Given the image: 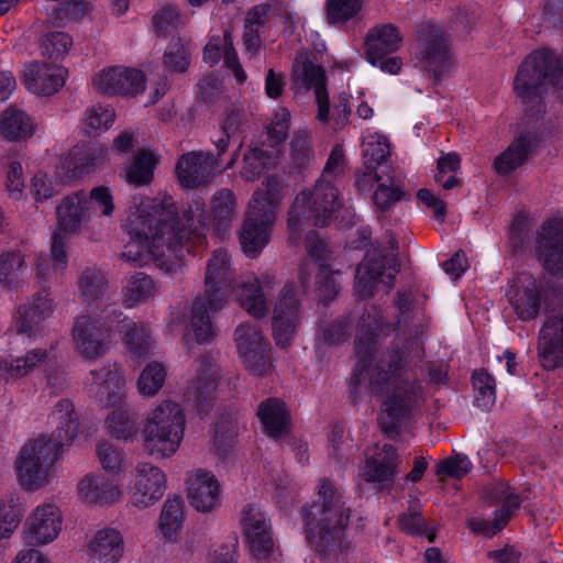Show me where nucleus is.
Here are the masks:
<instances>
[{
    "mask_svg": "<svg viewBox=\"0 0 563 563\" xmlns=\"http://www.w3.org/2000/svg\"><path fill=\"white\" fill-rule=\"evenodd\" d=\"M209 217L200 198L194 199L179 218L169 196H135L126 209L122 229L129 235L121 257L136 266L151 262L165 272L179 269L190 249L205 242Z\"/></svg>",
    "mask_w": 563,
    "mask_h": 563,
    "instance_id": "obj_1",
    "label": "nucleus"
},
{
    "mask_svg": "<svg viewBox=\"0 0 563 563\" xmlns=\"http://www.w3.org/2000/svg\"><path fill=\"white\" fill-rule=\"evenodd\" d=\"M382 332V312L373 307L357 324L355 353L358 361L351 376V387L357 391L367 383L369 391L382 397L378 423L385 433L393 435L421 402L422 387L410 378L399 351L384 354L373 364L376 339Z\"/></svg>",
    "mask_w": 563,
    "mask_h": 563,
    "instance_id": "obj_2",
    "label": "nucleus"
},
{
    "mask_svg": "<svg viewBox=\"0 0 563 563\" xmlns=\"http://www.w3.org/2000/svg\"><path fill=\"white\" fill-rule=\"evenodd\" d=\"M234 272L227 251L218 250L208 260L205 273V290L192 301L189 322L186 329L187 343H209L216 335L212 314L225 306L228 294L232 292L241 307L251 316L260 318L267 311L266 297L274 288L275 279L271 274L260 277L246 276L240 284L233 286Z\"/></svg>",
    "mask_w": 563,
    "mask_h": 563,
    "instance_id": "obj_3",
    "label": "nucleus"
},
{
    "mask_svg": "<svg viewBox=\"0 0 563 563\" xmlns=\"http://www.w3.org/2000/svg\"><path fill=\"white\" fill-rule=\"evenodd\" d=\"M49 419L55 426L53 433L29 439L14 462L18 483L27 492L40 490L52 482L64 448L69 446L79 433V416L69 399L58 400Z\"/></svg>",
    "mask_w": 563,
    "mask_h": 563,
    "instance_id": "obj_4",
    "label": "nucleus"
},
{
    "mask_svg": "<svg viewBox=\"0 0 563 563\" xmlns=\"http://www.w3.org/2000/svg\"><path fill=\"white\" fill-rule=\"evenodd\" d=\"M317 500L302 508L306 537L312 549L324 558L349 548L343 541L351 508L345 505L342 492L325 478L320 479Z\"/></svg>",
    "mask_w": 563,
    "mask_h": 563,
    "instance_id": "obj_5",
    "label": "nucleus"
},
{
    "mask_svg": "<svg viewBox=\"0 0 563 563\" xmlns=\"http://www.w3.org/2000/svg\"><path fill=\"white\" fill-rule=\"evenodd\" d=\"M285 196L286 188L274 177L267 178L253 194L239 234L246 256L256 257L269 242L271 231Z\"/></svg>",
    "mask_w": 563,
    "mask_h": 563,
    "instance_id": "obj_6",
    "label": "nucleus"
},
{
    "mask_svg": "<svg viewBox=\"0 0 563 563\" xmlns=\"http://www.w3.org/2000/svg\"><path fill=\"white\" fill-rule=\"evenodd\" d=\"M185 429L184 408L169 399L161 401L145 416L142 430L144 452L155 460L170 459L181 445Z\"/></svg>",
    "mask_w": 563,
    "mask_h": 563,
    "instance_id": "obj_7",
    "label": "nucleus"
},
{
    "mask_svg": "<svg viewBox=\"0 0 563 563\" xmlns=\"http://www.w3.org/2000/svg\"><path fill=\"white\" fill-rule=\"evenodd\" d=\"M339 189L332 181L318 179L312 190L300 191L288 212L289 242L297 245L306 227H324L341 208Z\"/></svg>",
    "mask_w": 563,
    "mask_h": 563,
    "instance_id": "obj_8",
    "label": "nucleus"
},
{
    "mask_svg": "<svg viewBox=\"0 0 563 563\" xmlns=\"http://www.w3.org/2000/svg\"><path fill=\"white\" fill-rule=\"evenodd\" d=\"M549 85L563 89V66L549 49H536L518 67L514 78L515 96L523 106L533 109Z\"/></svg>",
    "mask_w": 563,
    "mask_h": 563,
    "instance_id": "obj_9",
    "label": "nucleus"
},
{
    "mask_svg": "<svg viewBox=\"0 0 563 563\" xmlns=\"http://www.w3.org/2000/svg\"><path fill=\"white\" fill-rule=\"evenodd\" d=\"M114 311L103 310L98 316L76 318L71 339L75 351L87 361H97L108 353L114 341Z\"/></svg>",
    "mask_w": 563,
    "mask_h": 563,
    "instance_id": "obj_10",
    "label": "nucleus"
},
{
    "mask_svg": "<svg viewBox=\"0 0 563 563\" xmlns=\"http://www.w3.org/2000/svg\"><path fill=\"white\" fill-rule=\"evenodd\" d=\"M484 498L490 504H501L496 509L492 520L473 518L468 520V528L478 534L493 537L503 530L516 510L520 507L521 499L514 489L503 481H494L485 486Z\"/></svg>",
    "mask_w": 563,
    "mask_h": 563,
    "instance_id": "obj_11",
    "label": "nucleus"
},
{
    "mask_svg": "<svg viewBox=\"0 0 563 563\" xmlns=\"http://www.w3.org/2000/svg\"><path fill=\"white\" fill-rule=\"evenodd\" d=\"M306 249L308 258L300 267L301 286L306 287L308 277L314 273L317 276L319 297L327 302L335 297L339 291L336 282L338 272L330 269L329 252L325 244L318 238L316 232H309L306 236Z\"/></svg>",
    "mask_w": 563,
    "mask_h": 563,
    "instance_id": "obj_12",
    "label": "nucleus"
},
{
    "mask_svg": "<svg viewBox=\"0 0 563 563\" xmlns=\"http://www.w3.org/2000/svg\"><path fill=\"white\" fill-rule=\"evenodd\" d=\"M167 476L165 472L150 463H139L128 485L129 504L137 509L154 506L165 494Z\"/></svg>",
    "mask_w": 563,
    "mask_h": 563,
    "instance_id": "obj_13",
    "label": "nucleus"
},
{
    "mask_svg": "<svg viewBox=\"0 0 563 563\" xmlns=\"http://www.w3.org/2000/svg\"><path fill=\"white\" fill-rule=\"evenodd\" d=\"M300 289L294 283H286L276 299L272 329L277 345L290 344L302 320Z\"/></svg>",
    "mask_w": 563,
    "mask_h": 563,
    "instance_id": "obj_14",
    "label": "nucleus"
},
{
    "mask_svg": "<svg viewBox=\"0 0 563 563\" xmlns=\"http://www.w3.org/2000/svg\"><path fill=\"white\" fill-rule=\"evenodd\" d=\"M89 85L100 96H136L145 89V76L136 68L106 66L91 75Z\"/></svg>",
    "mask_w": 563,
    "mask_h": 563,
    "instance_id": "obj_15",
    "label": "nucleus"
},
{
    "mask_svg": "<svg viewBox=\"0 0 563 563\" xmlns=\"http://www.w3.org/2000/svg\"><path fill=\"white\" fill-rule=\"evenodd\" d=\"M398 271L399 262L395 254L383 256L376 251L368 252L356 269L355 290L357 295L362 298L373 296L379 283L390 290Z\"/></svg>",
    "mask_w": 563,
    "mask_h": 563,
    "instance_id": "obj_16",
    "label": "nucleus"
},
{
    "mask_svg": "<svg viewBox=\"0 0 563 563\" xmlns=\"http://www.w3.org/2000/svg\"><path fill=\"white\" fill-rule=\"evenodd\" d=\"M235 344L247 369L262 376L271 373V347L255 324H241L235 330Z\"/></svg>",
    "mask_w": 563,
    "mask_h": 563,
    "instance_id": "obj_17",
    "label": "nucleus"
},
{
    "mask_svg": "<svg viewBox=\"0 0 563 563\" xmlns=\"http://www.w3.org/2000/svg\"><path fill=\"white\" fill-rule=\"evenodd\" d=\"M76 496L87 507L110 508L123 500V489L115 479L98 472H89L78 479Z\"/></svg>",
    "mask_w": 563,
    "mask_h": 563,
    "instance_id": "obj_18",
    "label": "nucleus"
},
{
    "mask_svg": "<svg viewBox=\"0 0 563 563\" xmlns=\"http://www.w3.org/2000/svg\"><path fill=\"white\" fill-rule=\"evenodd\" d=\"M537 353L545 371L563 367V309L545 316L538 332Z\"/></svg>",
    "mask_w": 563,
    "mask_h": 563,
    "instance_id": "obj_19",
    "label": "nucleus"
},
{
    "mask_svg": "<svg viewBox=\"0 0 563 563\" xmlns=\"http://www.w3.org/2000/svg\"><path fill=\"white\" fill-rule=\"evenodd\" d=\"M537 256L550 274L563 277V213L542 223L537 235Z\"/></svg>",
    "mask_w": 563,
    "mask_h": 563,
    "instance_id": "obj_20",
    "label": "nucleus"
},
{
    "mask_svg": "<svg viewBox=\"0 0 563 563\" xmlns=\"http://www.w3.org/2000/svg\"><path fill=\"white\" fill-rule=\"evenodd\" d=\"M419 58L435 79H440L452 67L449 41L444 32L434 25H424L419 31Z\"/></svg>",
    "mask_w": 563,
    "mask_h": 563,
    "instance_id": "obj_21",
    "label": "nucleus"
},
{
    "mask_svg": "<svg viewBox=\"0 0 563 563\" xmlns=\"http://www.w3.org/2000/svg\"><path fill=\"white\" fill-rule=\"evenodd\" d=\"M508 301L521 321L536 319L543 302L542 284L529 273L518 274L509 285Z\"/></svg>",
    "mask_w": 563,
    "mask_h": 563,
    "instance_id": "obj_22",
    "label": "nucleus"
},
{
    "mask_svg": "<svg viewBox=\"0 0 563 563\" xmlns=\"http://www.w3.org/2000/svg\"><path fill=\"white\" fill-rule=\"evenodd\" d=\"M292 85L299 89H314L318 121L329 120V98L325 90L324 70L316 65L307 53H299L291 67Z\"/></svg>",
    "mask_w": 563,
    "mask_h": 563,
    "instance_id": "obj_23",
    "label": "nucleus"
},
{
    "mask_svg": "<svg viewBox=\"0 0 563 563\" xmlns=\"http://www.w3.org/2000/svg\"><path fill=\"white\" fill-rule=\"evenodd\" d=\"M87 388L102 405L115 406L126 399V379L117 362L90 371Z\"/></svg>",
    "mask_w": 563,
    "mask_h": 563,
    "instance_id": "obj_24",
    "label": "nucleus"
},
{
    "mask_svg": "<svg viewBox=\"0 0 563 563\" xmlns=\"http://www.w3.org/2000/svg\"><path fill=\"white\" fill-rule=\"evenodd\" d=\"M63 525L59 508L52 503L36 506L26 518L24 525V539L32 545H43L54 541Z\"/></svg>",
    "mask_w": 563,
    "mask_h": 563,
    "instance_id": "obj_25",
    "label": "nucleus"
},
{
    "mask_svg": "<svg viewBox=\"0 0 563 563\" xmlns=\"http://www.w3.org/2000/svg\"><path fill=\"white\" fill-rule=\"evenodd\" d=\"M21 74L22 82L30 92L52 96L64 87L68 70L60 65L30 62L23 66Z\"/></svg>",
    "mask_w": 563,
    "mask_h": 563,
    "instance_id": "obj_26",
    "label": "nucleus"
},
{
    "mask_svg": "<svg viewBox=\"0 0 563 563\" xmlns=\"http://www.w3.org/2000/svg\"><path fill=\"white\" fill-rule=\"evenodd\" d=\"M217 159L213 154L203 151H191L183 154L175 167L179 184L185 188H197L208 185L216 170Z\"/></svg>",
    "mask_w": 563,
    "mask_h": 563,
    "instance_id": "obj_27",
    "label": "nucleus"
},
{
    "mask_svg": "<svg viewBox=\"0 0 563 563\" xmlns=\"http://www.w3.org/2000/svg\"><path fill=\"white\" fill-rule=\"evenodd\" d=\"M187 498L190 506L199 512H210L221 501V485L216 475L198 468L187 476Z\"/></svg>",
    "mask_w": 563,
    "mask_h": 563,
    "instance_id": "obj_28",
    "label": "nucleus"
},
{
    "mask_svg": "<svg viewBox=\"0 0 563 563\" xmlns=\"http://www.w3.org/2000/svg\"><path fill=\"white\" fill-rule=\"evenodd\" d=\"M217 386V367L209 356H202L196 361L194 374L185 391V398L198 410L203 411L213 399Z\"/></svg>",
    "mask_w": 563,
    "mask_h": 563,
    "instance_id": "obj_29",
    "label": "nucleus"
},
{
    "mask_svg": "<svg viewBox=\"0 0 563 563\" xmlns=\"http://www.w3.org/2000/svg\"><path fill=\"white\" fill-rule=\"evenodd\" d=\"M86 550L89 563H118L124 555V538L119 529L102 527L88 537Z\"/></svg>",
    "mask_w": 563,
    "mask_h": 563,
    "instance_id": "obj_30",
    "label": "nucleus"
},
{
    "mask_svg": "<svg viewBox=\"0 0 563 563\" xmlns=\"http://www.w3.org/2000/svg\"><path fill=\"white\" fill-rule=\"evenodd\" d=\"M242 527L250 550L257 560L266 558L273 550L271 525L265 514L255 505L243 509Z\"/></svg>",
    "mask_w": 563,
    "mask_h": 563,
    "instance_id": "obj_31",
    "label": "nucleus"
},
{
    "mask_svg": "<svg viewBox=\"0 0 563 563\" xmlns=\"http://www.w3.org/2000/svg\"><path fill=\"white\" fill-rule=\"evenodd\" d=\"M114 334L118 332L126 351L133 358L148 356L154 349V341L150 328L144 322L134 321L123 312L114 311Z\"/></svg>",
    "mask_w": 563,
    "mask_h": 563,
    "instance_id": "obj_32",
    "label": "nucleus"
},
{
    "mask_svg": "<svg viewBox=\"0 0 563 563\" xmlns=\"http://www.w3.org/2000/svg\"><path fill=\"white\" fill-rule=\"evenodd\" d=\"M399 456L390 444L377 448L364 465L363 477L382 490L389 487L398 472Z\"/></svg>",
    "mask_w": 563,
    "mask_h": 563,
    "instance_id": "obj_33",
    "label": "nucleus"
},
{
    "mask_svg": "<svg viewBox=\"0 0 563 563\" xmlns=\"http://www.w3.org/2000/svg\"><path fill=\"white\" fill-rule=\"evenodd\" d=\"M54 308L48 290L38 291L27 303L19 307L15 317L16 331L30 338L35 336L42 329V322L52 316Z\"/></svg>",
    "mask_w": 563,
    "mask_h": 563,
    "instance_id": "obj_34",
    "label": "nucleus"
},
{
    "mask_svg": "<svg viewBox=\"0 0 563 563\" xmlns=\"http://www.w3.org/2000/svg\"><path fill=\"white\" fill-rule=\"evenodd\" d=\"M85 198V191L66 196L56 208L57 228L55 230L77 234L87 227L91 217Z\"/></svg>",
    "mask_w": 563,
    "mask_h": 563,
    "instance_id": "obj_35",
    "label": "nucleus"
},
{
    "mask_svg": "<svg viewBox=\"0 0 563 563\" xmlns=\"http://www.w3.org/2000/svg\"><path fill=\"white\" fill-rule=\"evenodd\" d=\"M540 142L534 132H526L518 135L508 147L496 156L493 163L494 170L506 176L527 163Z\"/></svg>",
    "mask_w": 563,
    "mask_h": 563,
    "instance_id": "obj_36",
    "label": "nucleus"
},
{
    "mask_svg": "<svg viewBox=\"0 0 563 563\" xmlns=\"http://www.w3.org/2000/svg\"><path fill=\"white\" fill-rule=\"evenodd\" d=\"M402 40L399 29L391 23L373 26L368 30L364 42L367 60L372 65H377L382 58L399 51Z\"/></svg>",
    "mask_w": 563,
    "mask_h": 563,
    "instance_id": "obj_37",
    "label": "nucleus"
},
{
    "mask_svg": "<svg viewBox=\"0 0 563 563\" xmlns=\"http://www.w3.org/2000/svg\"><path fill=\"white\" fill-rule=\"evenodd\" d=\"M221 58L236 81L240 85L244 84L247 76L239 62L229 31H224L222 35L211 36L203 49V60L210 66L217 65Z\"/></svg>",
    "mask_w": 563,
    "mask_h": 563,
    "instance_id": "obj_38",
    "label": "nucleus"
},
{
    "mask_svg": "<svg viewBox=\"0 0 563 563\" xmlns=\"http://www.w3.org/2000/svg\"><path fill=\"white\" fill-rule=\"evenodd\" d=\"M186 520L181 497L168 496L161 507L156 521V533L166 543H177Z\"/></svg>",
    "mask_w": 563,
    "mask_h": 563,
    "instance_id": "obj_39",
    "label": "nucleus"
},
{
    "mask_svg": "<svg viewBox=\"0 0 563 563\" xmlns=\"http://www.w3.org/2000/svg\"><path fill=\"white\" fill-rule=\"evenodd\" d=\"M36 131L35 120L24 110L9 107L0 114V137L19 143L31 139Z\"/></svg>",
    "mask_w": 563,
    "mask_h": 563,
    "instance_id": "obj_40",
    "label": "nucleus"
},
{
    "mask_svg": "<svg viewBox=\"0 0 563 563\" xmlns=\"http://www.w3.org/2000/svg\"><path fill=\"white\" fill-rule=\"evenodd\" d=\"M108 156V151L102 146H75L64 157L62 165L69 178L89 174L101 165Z\"/></svg>",
    "mask_w": 563,
    "mask_h": 563,
    "instance_id": "obj_41",
    "label": "nucleus"
},
{
    "mask_svg": "<svg viewBox=\"0 0 563 563\" xmlns=\"http://www.w3.org/2000/svg\"><path fill=\"white\" fill-rule=\"evenodd\" d=\"M257 416L265 433L271 438L279 439L288 432L290 416L282 400L268 398L262 401L257 409Z\"/></svg>",
    "mask_w": 563,
    "mask_h": 563,
    "instance_id": "obj_42",
    "label": "nucleus"
},
{
    "mask_svg": "<svg viewBox=\"0 0 563 563\" xmlns=\"http://www.w3.org/2000/svg\"><path fill=\"white\" fill-rule=\"evenodd\" d=\"M111 407L113 409L104 422L107 431L118 440L134 441L139 434L137 413L129 407L125 400Z\"/></svg>",
    "mask_w": 563,
    "mask_h": 563,
    "instance_id": "obj_43",
    "label": "nucleus"
},
{
    "mask_svg": "<svg viewBox=\"0 0 563 563\" xmlns=\"http://www.w3.org/2000/svg\"><path fill=\"white\" fill-rule=\"evenodd\" d=\"M47 357L48 353L41 349L31 350L23 356H8L0 360V372L5 380L16 379L32 373L45 363Z\"/></svg>",
    "mask_w": 563,
    "mask_h": 563,
    "instance_id": "obj_44",
    "label": "nucleus"
},
{
    "mask_svg": "<svg viewBox=\"0 0 563 563\" xmlns=\"http://www.w3.org/2000/svg\"><path fill=\"white\" fill-rule=\"evenodd\" d=\"M156 292L157 286L151 276L144 273H135L124 282L122 300L126 308H133L151 300Z\"/></svg>",
    "mask_w": 563,
    "mask_h": 563,
    "instance_id": "obj_45",
    "label": "nucleus"
},
{
    "mask_svg": "<svg viewBox=\"0 0 563 563\" xmlns=\"http://www.w3.org/2000/svg\"><path fill=\"white\" fill-rule=\"evenodd\" d=\"M158 163L157 154L152 150H140L125 166L123 177L133 186L148 185L153 180L154 169Z\"/></svg>",
    "mask_w": 563,
    "mask_h": 563,
    "instance_id": "obj_46",
    "label": "nucleus"
},
{
    "mask_svg": "<svg viewBox=\"0 0 563 563\" xmlns=\"http://www.w3.org/2000/svg\"><path fill=\"white\" fill-rule=\"evenodd\" d=\"M115 110L110 104L93 103L85 109L80 130L88 136H98L108 131L115 121Z\"/></svg>",
    "mask_w": 563,
    "mask_h": 563,
    "instance_id": "obj_47",
    "label": "nucleus"
},
{
    "mask_svg": "<svg viewBox=\"0 0 563 563\" xmlns=\"http://www.w3.org/2000/svg\"><path fill=\"white\" fill-rule=\"evenodd\" d=\"M236 213V201L231 190L220 189L211 199V218L218 235L224 238L228 223Z\"/></svg>",
    "mask_w": 563,
    "mask_h": 563,
    "instance_id": "obj_48",
    "label": "nucleus"
},
{
    "mask_svg": "<svg viewBox=\"0 0 563 563\" xmlns=\"http://www.w3.org/2000/svg\"><path fill=\"white\" fill-rule=\"evenodd\" d=\"M27 266L19 252L0 255V285L5 289H18L25 280Z\"/></svg>",
    "mask_w": 563,
    "mask_h": 563,
    "instance_id": "obj_49",
    "label": "nucleus"
},
{
    "mask_svg": "<svg viewBox=\"0 0 563 563\" xmlns=\"http://www.w3.org/2000/svg\"><path fill=\"white\" fill-rule=\"evenodd\" d=\"M364 165L377 168L390 155V143L386 135L378 132L367 133L362 143Z\"/></svg>",
    "mask_w": 563,
    "mask_h": 563,
    "instance_id": "obj_50",
    "label": "nucleus"
},
{
    "mask_svg": "<svg viewBox=\"0 0 563 563\" xmlns=\"http://www.w3.org/2000/svg\"><path fill=\"white\" fill-rule=\"evenodd\" d=\"M92 10L86 0H67L55 5L49 12V19L58 26L81 21Z\"/></svg>",
    "mask_w": 563,
    "mask_h": 563,
    "instance_id": "obj_51",
    "label": "nucleus"
},
{
    "mask_svg": "<svg viewBox=\"0 0 563 563\" xmlns=\"http://www.w3.org/2000/svg\"><path fill=\"white\" fill-rule=\"evenodd\" d=\"M276 163V154L258 147H251L243 157L241 177L254 181L268 166Z\"/></svg>",
    "mask_w": 563,
    "mask_h": 563,
    "instance_id": "obj_52",
    "label": "nucleus"
},
{
    "mask_svg": "<svg viewBox=\"0 0 563 563\" xmlns=\"http://www.w3.org/2000/svg\"><path fill=\"white\" fill-rule=\"evenodd\" d=\"M239 430L238 422L231 418L223 419L216 424L212 451L220 459L224 460L233 452Z\"/></svg>",
    "mask_w": 563,
    "mask_h": 563,
    "instance_id": "obj_53",
    "label": "nucleus"
},
{
    "mask_svg": "<svg viewBox=\"0 0 563 563\" xmlns=\"http://www.w3.org/2000/svg\"><path fill=\"white\" fill-rule=\"evenodd\" d=\"M89 214L92 218H111L115 212V203L112 190L107 186H96L89 192H85Z\"/></svg>",
    "mask_w": 563,
    "mask_h": 563,
    "instance_id": "obj_54",
    "label": "nucleus"
},
{
    "mask_svg": "<svg viewBox=\"0 0 563 563\" xmlns=\"http://www.w3.org/2000/svg\"><path fill=\"white\" fill-rule=\"evenodd\" d=\"M74 44L73 37L63 31L49 32L42 38L41 54L53 62H62Z\"/></svg>",
    "mask_w": 563,
    "mask_h": 563,
    "instance_id": "obj_55",
    "label": "nucleus"
},
{
    "mask_svg": "<svg viewBox=\"0 0 563 563\" xmlns=\"http://www.w3.org/2000/svg\"><path fill=\"white\" fill-rule=\"evenodd\" d=\"M165 378V366L158 362H151L143 368L137 378V391L144 397H153L163 387Z\"/></svg>",
    "mask_w": 563,
    "mask_h": 563,
    "instance_id": "obj_56",
    "label": "nucleus"
},
{
    "mask_svg": "<svg viewBox=\"0 0 563 563\" xmlns=\"http://www.w3.org/2000/svg\"><path fill=\"white\" fill-rule=\"evenodd\" d=\"M97 459L106 473L121 474L126 470L125 453L113 443L102 441L96 448Z\"/></svg>",
    "mask_w": 563,
    "mask_h": 563,
    "instance_id": "obj_57",
    "label": "nucleus"
},
{
    "mask_svg": "<svg viewBox=\"0 0 563 563\" xmlns=\"http://www.w3.org/2000/svg\"><path fill=\"white\" fill-rule=\"evenodd\" d=\"M473 387L475 390L474 402L482 409H489L496 400L495 379L483 369L475 371L472 376Z\"/></svg>",
    "mask_w": 563,
    "mask_h": 563,
    "instance_id": "obj_58",
    "label": "nucleus"
},
{
    "mask_svg": "<svg viewBox=\"0 0 563 563\" xmlns=\"http://www.w3.org/2000/svg\"><path fill=\"white\" fill-rule=\"evenodd\" d=\"M405 195L401 185L391 177L379 181L378 187L373 192V202L380 210H387L400 201Z\"/></svg>",
    "mask_w": 563,
    "mask_h": 563,
    "instance_id": "obj_59",
    "label": "nucleus"
},
{
    "mask_svg": "<svg viewBox=\"0 0 563 563\" xmlns=\"http://www.w3.org/2000/svg\"><path fill=\"white\" fill-rule=\"evenodd\" d=\"M362 9V0H327V18L330 23H343Z\"/></svg>",
    "mask_w": 563,
    "mask_h": 563,
    "instance_id": "obj_60",
    "label": "nucleus"
},
{
    "mask_svg": "<svg viewBox=\"0 0 563 563\" xmlns=\"http://www.w3.org/2000/svg\"><path fill=\"white\" fill-rule=\"evenodd\" d=\"M190 63V53L180 38L173 41L164 53V65L173 71L184 73Z\"/></svg>",
    "mask_w": 563,
    "mask_h": 563,
    "instance_id": "obj_61",
    "label": "nucleus"
},
{
    "mask_svg": "<svg viewBox=\"0 0 563 563\" xmlns=\"http://www.w3.org/2000/svg\"><path fill=\"white\" fill-rule=\"evenodd\" d=\"M79 286L87 299L96 300L103 296L106 290V277L95 268H87L79 278Z\"/></svg>",
    "mask_w": 563,
    "mask_h": 563,
    "instance_id": "obj_62",
    "label": "nucleus"
},
{
    "mask_svg": "<svg viewBox=\"0 0 563 563\" xmlns=\"http://www.w3.org/2000/svg\"><path fill=\"white\" fill-rule=\"evenodd\" d=\"M400 529L412 536H426L430 542L435 539V531L429 529L424 519L418 510H409L399 518Z\"/></svg>",
    "mask_w": 563,
    "mask_h": 563,
    "instance_id": "obj_63",
    "label": "nucleus"
},
{
    "mask_svg": "<svg viewBox=\"0 0 563 563\" xmlns=\"http://www.w3.org/2000/svg\"><path fill=\"white\" fill-rule=\"evenodd\" d=\"M249 126L246 112L243 108H232L222 118L220 122L221 131L231 136L243 134Z\"/></svg>",
    "mask_w": 563,
    "mask_h": 563,
    "instance_id": "obj_64",
    "label": "nucleus"
}]
</instances>
